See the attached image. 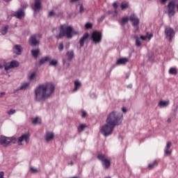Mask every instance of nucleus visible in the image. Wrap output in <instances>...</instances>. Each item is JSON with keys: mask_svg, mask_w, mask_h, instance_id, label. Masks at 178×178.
<instances>
[{"mask_svg": "<svg viewBox=\"0 0 178 178\" xmlns=\"http://www.w3.org/2000/svg\"><path fill=\"white\" fill-rule=\"evenodd\" d=\"M106 124L103 125L100 131L104 137H108L113 133L115 126H120L123 123V113L113 111L107 115Z\"/></svg>", "mask_w": 178, "mask_h": 178, "instance_id": "f257e3e1", "label": "nucleus"}, {"mask_svg": "<svg viewBox=\"0 0 178 178\" xmlns=\"http://www.w3.org/2000/svg\"><path fill=\"white\" fill-rule=\"evenodd\" d=\"M55 91V86L52 83L39 85L35 89V101L41 102L45 101L48 97H51Z\"/></svg>", "mask_w": 178, "mask_h": 178, "instance_id": "f03ea898", "label": "nucleus"}, {"mask_svg": "<svg viewBox=\"0 0 178 178\" xmlns=\"http://www.w3.org/2000/svg\"><path fill=\"white\" fill-rule=\"evenodd\" d=\"M79 34L78 31H74L73 30V26H66V24L60 25V33L58 35L56 36L57 40L60 38H63V37H66L67 38H73V35Z\"/></svg>", "mask_w": 178, "mask_h": 178, "instance_id": "7ed1b4c3", "label": "nucleus"}, {"mask_svg": "<svg viewBox=\"0 0 178 178\" xmlns=\"http://www.w3.org/2000/svg\"><path fill=\"white\" fill-rule=\"evenodd\" d=\"M17 141V139L15 137H6L3 136H0V144L1 145H3V147H8L10 143H13V144H16V142Z\"/></svg>", "mask_w": 178, "mask_h": 178, "instance_id": "20e7f679", "label": "nucleus"}, {"mask_svg": "<svg viewBox=\"0 0 178 178\" xmlns=\"http://www.w3.org/2000/svg\"><path fill=\"white\" fill-rule=\"evenodd\" d=\"M97 159L101 161L102 166L106 170L111 168V159H106L105 154H98Z\"/></svg>", "mask_w": 178, "mask_h": 178, "instance_id": "39448f33", "label": "nucleus"}, {"mask_svg": "<svg viewBox=\"0 0 178 178\" xmlns=\"http://www.w3.org/2000/svg\"><path fill=\"white\" fill-rule=\"evenodd\" d=\"M90 40L94 44H99L102 41V32L94 31L90 36Z\"/></svg>", "mask_w": 178, "mask_h": 178, "instance_id": "423d86ee", "label": "nucleus"}, {"mask_svg": "<svg viewBox=\"0 0 178 178\" xmlns=\"http://www.w3.org/2000/svg\"><path fill=\"white\" fill-rule=\"evenodd\" d=\"M130 22L132 23L133 27L135 28L134 32L137 33L140 30V27L138 26V24H140V19L137 16H136V14H131L129 17Z\"/></svg>", "mask_w": 178, "mask_h": 178, "instance_id": "0eeeda50", "label": "nucleus"}, {"mask_svg": "<svg viewBox=\"0 0 178 178\" xmlns=\"http://www.w3.org/2000/svg\"><path fill=\"white\" fill-rule=\"evenodd\" d=\"M165 38L169 41V42H172V40L173 37H175V30L167 26L165 28Z\"/></svg>", "mask_w": 178, "mask_h": 178, "instance_id": "6e6552de", "label": "nucleus"}, {"mask_svg": "<svg viewBox=\"0 0 178 178\" xmlns=\"http://www.w3.org/2000/svg\"><path fill=\"white\" fill-rule=\"evenodd\" d=\"M175 8H176L175 1H170L168 4V15L169 17L175 16Z\"/></svg>", "mask_w": 178, "mask_h": 178, "instance_id": "1a4fd4ad", "label": "nucleus"}, {"mask_svg": "<svg viewBox=\"0 0 178 178\" xmlns=\"http://www.w3.org/2000/svg\"><path fill=\"white\" fill-rule=\"evenodd\" d=\"M31 47H38L40 45V40L37 39V35H32L29 40Z\"/></svg>", "mask_w": 178, "mask_h": 178, "instance_id": "9d476101", "label": "nucleus"}, {"mask_svg": "<svg viewBox=\"0 0 178 178\" xmlns=\"http://www.w3.org/2000/svg\"><path fill=\"white\" fill-rule=\"evenodd\" d=\"M67 166H73L76 162H77V154H72L71 156L67 159Z\"/></svg>", "mask_w": 178, "mask_h": 178, "instance_id": "9b49d317", "label": "nucleus"}, {"mask_svg": "<svg viewBox=\"0 0 178 178\" xmlns=\"http://www.w3.org/2000/svg\"><path fill=\"white\" fill-rule=\"evenodd\" d=\"M13 16L16 17L17 19H23L24 16H26V13L23 9L20 8L18 10L13 13Z\"/></svg>", "mask_w": 178, "mask_h": 178, "instance_id": "f8f14e48", "label": "nucleus"}, {"mask_svg": "<svg viewBox=\"0 0 178 178\" xmlns=\"http://www.w3.org/2000/svg\"><path fill=\"white\" fill-rule=\"evenodd\" d=\"M22 141H25L26 143H29L30 141V136L29 134H23L22 136L18 138V145H23Z\"/></svg>", "mask_w": 178, "mask_h": 178, "instance_id": "ddd939ff", "label": "nucleus"}, {"mask_svg": "<svg viewBox=\"0 0 178 178\" xmlns=\"http://www.w3.org/2000/svg\"><path fill=\"white\" fill-rule=\"evenodd\" d=\"M42 8V6L41 4V1L40 0H35V3L34 6L33 8V10H34L35 13H38L41 10Z\"/></svg>", "mask_w": 178, "mask_h": 178, "instance_id": "4468645a", "label": "nucleus"}, {"mask_svg": "<svg viewBox=\"0 0 178 178\" xmlns=\"http://www.w3.org/2000/svg\"><path fill=\"white\" fill-rule=\"evenodd\" d=\"M13 52L15 55H21L22 52H23V47L20 44H15L13 48Z\"/></svg>", "mask_w": 178, "mask_h": 178, "instance_id": "2eb2a0df", "label": "nucleus"}, {"mask_svg": "<svg viewBox=\"0 0 178 178\" xmlns=\"http://www.w3.org/2000/svg\"><path fill=\"white\" fill-rule=\"evenodd\" d=\"M129 62V58L124 57V58H120L117 60L115 63L116 66H120V65H124Z\"/></svg>", "mask_w": 178, "mask_h": 178, "instance_id": "dca6fc26", "label": "nucleus"}, {"mask_svg": "<svg viewBox=\"0 0 178 178\" xmlns=\"http://www.w3.org/2000/svg\"><path fill=\"white\" fill-rule=\"evenodd\" d=\"M90 37V34L88 33H85L80 38L79 40V45L81 48L82 47H84V42H86V40Z\"/></svg>", "mask_w": 178, "mask_h": 178, "instance_id": "f3484780", "label": "nucleus"}, {"mask_svg": "<svg viewBox=\"0 0 178 178\" xmlns=\"http://www.w3.org/2000/svg\"><path fill=\"white\" fill-rule=\"evenodd\" d=\"M170 147H172V143L170 142H168L167 145L165 146V149L164 150V154L165 155L168 156V155H170V154H172V151L169 150V149L170 148Z\"/></svg>", "mask_w": 178, "mask_h": 178, "instance_id": "a211bd4d", "label": "nucleus"}, {"mask_svg": "<svg viewBox=\"0 0 178 178\" xmlns=\"http://www.w3.org/2000/svg\"><path fill=\"white\" fill-rule=\"evenodd\" d=\"M66 56H67V60H69V62L72 61V60L74 57V51H73V50H70L67 51Z\"/></svg>", "mask_w": 178, "mask_h": 178, "instance_id": "6ab92c4d", "label": "nucleus"}, {"mask_svg": "<svg viewBox=\"0 0 178 178\" xmlns=\"http://www.w3.org/2000/svg\"><path fill=\"white\" fill-rule=\"evenodd\" d=\"M49 60H51L50 56H47L43 57L39 60L38 65L41 66V65H44L45 62H49Z\"/></svg>", "mask_w": 178, "mask_h": 178, "instance_id": "aec40b11", "label": "nucleus"}, {"mask_svg": "<svg viewBox=\"0 0 178 178\" xmlns=\"http://www.w3.org/2000/svg\"><path fill=\"white\" fill-rule=\"evenodd\" d=\"M31 54L35 59H37L38 58V55H40V49H32L31 51Z\"/></svg>", "mask_w": 178, "mask_h": 178, "instance_id": "412c9836", "label": "nucleus"}, {"mask_svg": "<svg viewBox=\"0 0 178 178\" xmlns=\"http://www.w3.org/2000/svg\"><path fill=\"white\" fill-rule=\"evenodd\" d=\"M29 86H30L29 82H26V83H22L20 87L16 89L15 92L20 91V90H26V88H27V87H29Z\"/></svg>", "mask_w": 178, "mask_h": 178, "instance_id": "4be33fe9", "label": "nucleus"}, {"mask_svg": "<svg viewBox=\"0 0 178 178\" xmlns=\"http://www.w3.org/2000/svg\"><path fill=\"white\" fill-rule=\"evenodd\" d=\"M170 104V102L169 101H163V100H161L159 102V106L161 107V108H166V106H168Z\"/></svg>", "mask_w": 178, "mask_h": 178, "instance_id": "5701e85b", "label": "nucleus"}, {"mask_svg": "<svg viewBox=\"0 0 178 178\" xmlns=\"http://www.w3.org/2000/svg\"><path fill=\"white\" fill-rule=\"evenodd\" d=\"M54 139V133L52 132H47L46 134L45 140L46 141H51Z\"/></svg>", "mask_w": 178, "mask_h": 178, "instance_id": "b1692460", "label": "nucleus"}, {"mask_svg": "<svg viewBox=\"0 0 178 178\" xmlns=\"http://www.w3.org/2000/svg\"><path fill=\"white\" fill-rule=\"evenodd\" d=\"M81 87V83L79 82L78 81H74V88L73 89V92H75V91H77L79 88Z\"/></svg>", "mask_w": 178, "mask_h": 178, "instance_id": "393cba45", "label": "nucleus"}, {"mask_svg": "<svg viewBox=\"0 0 178 178\" xmlns=\"http://www.w3.org/2000/svg\"><path fill=\"white\" fill-rule=\"evenodd\" d=\"M87 127V125L86 124H81L77 127L78 133H81V131H84V129Z\"/></svg>", "mask_w": 178, "mask_h": 178, "instance_id": "a878e982", "label": "nucleus"}, {"mask_svg": "<svg viewBox=\"0 0 178 178\" xmlns=\"http://www.w3.org/2000/svg\"><path fill=\"white\" fill-rule=\"evenodd\" d=\"M8 30H9V25H6L1 30V33L2 35H6V33H8Z\"/></svg>", "mask_w": 178, "mask_h": 178, "instance_id": "bb28decb", "label": "nucleus"}, {"mask_svg": "<svg viewBox=\"0 0 178 178\" xmlns=\"http://www.w3.org/2000/svg\"><path fill=\"white\" fill-rule=\"evenodd\" d=\"M158 166V161H154L152 163L148 165L149 169H154V168H156Z\"/></svg>", "mask_w": 178, "mask_h": 178, "instance_id": "cd10ccee", "label": "nucleus"}, {"mask_svg": "<svg viewBox=\"0 0 178 178\" xmlns=\"http://www.w3.org/2000/svg\"><path fill=\"white\" fill-rule=\"evenodd\" d=\"M169 74L176 76V74H177V70L176 67H170L169 70Z\"/></svg>", "mask_w": 178, "mask_h": 178, "instance_id": "c85d7f7f", "label": "nucleus"}, {"mask_svg": "<svg viewBox=\"0 0 178 178\" xmlns=\"http://www.w3.org/2000/svg\"><path fill=\"white\" fill-rule=\"evenodd\" d=\"M11 68L13 67H19V61L17 60H13L10 63Z\"/></svg>", "mask_w": 178, "mask_h": 178, "instance_id": "c756f323", "label": "nucleus"}, {"mask_svg": "<svg viewBox=\"0 0 178 178\" xmlns=\"http://www.w3.org/2000/svg\"><path fill=\"white\" fill-rule=\"evenodd\" d=\"M127 22H129V17H125L122 18L121 22H120L121 26H124V24L127 23Z\"/></svg>", "mask_w": 178, "mask_h": 178, "instance_id": "7c9ffc66", "label": "nucleus"}, {"mask_svg": "<svg viewBox=\"0 0 178 178\" xmlns=\"http://www.w3.org/2000/svg\"><path fill=\"white\" fill-rule=\"evenodd\" d=\"M49 66H58V60H51L49 63Z\"/></svg>", "mask_w": 178, "mask_h": 178, "instance_id": "2f4dec72", "label": "nucleus"}, {"mask_svg": "<svg viewBox=\"0 0 178 178\" xmlns=\"http://www.w3.org/2000/svg\"><path fill=\"white\" fill-rule=\"evenodd\" d=\"M129 8V3H121V9L122 10H124V9H127Z\"/></svg>", "mask_w": 178, "mask_h": 178, "instance_id": "473e14b6", "label": "nucleus"}, {"mask_svg": "<svg viewBox=\"0 0 178 178\" xmlns=\"http://www.w3.org/2000/svg\"><path fill=\"white\" fill-rule=\"evenodd\" d=\"M85 28L86 29V30H90V29H92V24L90 22H87L85 24Z\"/></svg>", "mask_w": 178, "mask_h": 178, "instance_id": "72a5a7b5", "label": "nucleus"}, {"mask_svg": "<svg viewBox=\"0 0 178 178\" xmlns=\"http://www.w3.org/2000/svg\"><path fill=\"white\" fill-rule=\"evenodd\" d=\"M104 19H105V15H103L97 19V22L98 23H102V22H104Z\"/></svg>", "mask_w": 178, "mask_h": 178, "instance_id": "f704fd0d", "label": "nucleus"}, {"mask_svg": "<svg viewBox=\"0 0 178 178\" xmlns=\"http://www.w3.org/2000/svg\"><path fill=\"white\" fill-rule=\"evenodd\" d=\"M136 38V47H141V42H140V39L138 38L135 37Z\"/></svg>", "mask_w": 178, "mask_h": 178, "instance_id": "c9c22d12", "label": "nucleus"}, {"mask_svg": "<svg viewBox=\"0 0 178 178\" xmlns=\"http://www.w3.org/2000/svg\"><path fill=\"white\" fill-rule=\"evenodd\" d=\"M63 63L64 65V66H66L67 67H69V66H70V63L66 61V59H63Z\"/></svg>", "mask_w": 178, "mask_h": 178, "instance_id": "e433bc0d", "label": "nucleus"}, {"mask_svg": "<svg viewBox=\"0 0 178 178\" xmlns=\"http://www.w3.org/2000/svg\"><path fill=\"white\" fill-rule=\"evenodd\" d=\"M10 69H12V66H10V64H6V65H4V70L6 71L9 70Z\"/></svg>", "mask_w": 178, "mask_h": 178, "instance_id": "4c0bfd02", "label": "nucleus"}, {"mask_svg": "<svg viewBox=\"0 0 178 178\" xmlns=\"http://www.w3.org/2000/svg\"><path fill=\"white\" fill-rule=\"evenodd\" d=\"M63 48H64V46H63V43H60L59 45H58V51H60V52H62V51H63Z\"/></svg>", "mask_w": 178, "mask_h": 178, "instance_id": "58836bf2", "label": "nucleus"}, {"mask_svg": "<svg viewBox=\"0 0 178 178\" xmlns=\"http://www.w3.org/2000/svg\"><path fill=\"white\" fill-rule=\"evenodd\" d=\"M35 76H37V74H35V72H33L30 76H29V79L30 80H34V79H35Z\"/></svg>", "mask_w": 178, "mask_h": 178, "instance_id": "ea45409f", "label": "nucleus"}, {"mask_svg": "<svg viewBox=\"0 0 178 178\" xmlns=\"http://www.w3.org/2000/svg\"><path fill=\"white\" fill-rule=\"evenodd\" d=\"M146 36H147V38H148V40H151V38H152V37H154V34L147 32Z\"/></svg>", "mask_w": 178, "mask_h": 178, "instance_id": "a19ab883", "label": "nucleus"}, {"mask_svg": "<svg viewBox=\"0 0 178 178\" xmlns=\"http://www.w3.org/2000/svg\"><path fill=\"white\" fill-rule=\"evenodd\" d=\"M81 113H82L81 118H86L88 115L87 111H86L85 110H82Z\"/></svg>", "mask_w": 178, "mask_h": 178, "instance_id": "79ce46f5", "label": "nucleus"}, {"mask_svg": "<svg viewBox=\"0 0 178 178\" xmlns=\"http://www.w3.org/2000/svg\"><path fill=\"white\" fill-rule=\"evenodd\" d=\"M8 115H14V113H16V110L15 109H10L8 112Z\"/></svg>", "mask_w": 178, "mask_h": 178, "instance_id": "37998d69", "label": "nucleus"}, {"mask_svg": "<svg viewBox=\"0 0 178 178\" xmlns=\"http://www.w3.org/2000/svg\"><path fill=\"white\" fill-rule=\"evenodd\" d=\"M53 16H55V11L51 10L49 13V17H52Z\"/></svg>", "mask_w": 178, "mask_h": 178, "instance_id": "c03bdc74", "label": "nucleus"}, {"mask_svg": "<svg viewBox=\"0 0 178 178\" xmlns=\"http://www.w3.org/2000/svg\"><path fill=\"white\" fill-rule=\"evenodd\" d=\"M32 123H33V124H37V123H38V117L35 118L33 119Z\"/></svg>", "mask_w": 178, "mask_h": 178, "instance_id": "a18cd8bd", "label": "nucleus"}, {"mask_svg": "<svg viewBox=\"0 0 178 178\" xmlns=\"http://www.w3.org/2000/svg\"><path fill=\"white\" fill-rule=\"evenodd\" d=\"M84 12V7L83 6V4L80 5V8H79V13H83Z\"/></svg>", "mask_w": 178, "mask_h": 178, "instance_id": "49530a36", "label": "nucleus"}, {"mask_svg": "<svg viewBox=\"0 0 178 178\" xmlns=\"http://www.w3.org/2000/svg\"><path fill=\"white\" fill-rule=\"evenodd\" d=\"M30 169L33 173H37V172H38V170H37V168H34V167H31Z\"/></svg>", "mask_w": 178, "mask_h": 178, "instance_id": "de8ad7c7", "label": "nucleus"}, {"mask_svg": "<svg viewBox=\"0 0 178 178\" xmlns=\"http://www.w3.org/2000/svg\"><path fill=\"white\" fill-rule=\"evenodd\" d=\"M147 35H140V40H143V41H145L147 40Z\"/></svg>", "mask_w": 178, "mask_h": 178, "instance_id": "09e8293b", "label": "nucleus"}, {"mask_svg": "<svg viewBox=\"0 0 178 178\" xmlns=\"http://www.w3.org/2000/svg\"><path fill=\"white\" fill-rule=\"evenodd\" d=\"M113 8H114V9H118V3H117V1H115L113 3Z\"/></svg>", "mask_w": 178, "mask_h": 178, "instance_id": "8fccbe9b", "label": "nucleus"}, {"mask_svg": "<svg viewBox=\"0 0 178 178\" xmlns=\"http://www.w3.org/2000/svg\"><path fill=\"white\" fill-rule=\"evenodd\" d=\"M122 111L124 113H126V112H127V108H126V107H122Z\"/></svg>", "mask_w": 178, "mask_h": 178, "instance_id": "3c124183", "label": "nucleus"}, {"mask_svg": "<svg viewBox=\"0 0 178 178\" xmlns=\"http://www.w3.org/2000/svg\"><path fill=\"white\" fill-rule=\"evenodd\" d=\"M5 94H6V92H0V98H2L3 97V95H5Z\"/></svg>", "mask_w": 178, "mask_h": 178, "instance_id": "603ef678", "label": "nucleus"}, {"mask_svg": "<svg viewBox=\"0 0 178 178\" xmlns=\"http://www.w3.org/2000/svg\"><path fill=\"white\" fill-rule=\"evenodd\" d=\"M168 0H160L161 3H162V5H165V3H166Z\"/></svg>", "mask_w": 178, "mask_h": 178, "instance_id": "864d4df0", "label": "nucleus"}, {"mask_svg": "<svg viewBox=\"0 0 178 178\" xmlns=\"http://www.w3.org/2000/svg\"><path fill=\"white\" fill-rule=\"evenodd\" d=\"M3 176H4L3 172V171H1V172H0V178H5V177H3Z\"/></svg>", "mask_w": 178, "mask_h": 178, "instance_id": "5fc2aeb1", "label": "nucleus"}, {"mask_svg": "<svg viewBox=\"0 0 178 178\" xmlns=\"http://www.w3.org/2000/svg\"><path fill=\"white\" fill-rule=\"evenodd\" d=\"M21 6H22V8L23 9H26V8H27V4H26V3L22 4Z\"/></svg>", "mask_w": 178, "mask_h": 178, "instance_id": "6e6d98bb", "label": "nucleus"}, {"mask_svg": "<svg viewBox=\"0 0 178 178\" xmlns=\"http://www.w3.org/2000/svg\"><path fill=\"white\" fill-rule=\"evenodd\" d=\"M77 1L79 0H70V2H71V3H73V2H77Z\"/></svg>", "mask_w": 178, "mask_h": 178, "instance_id": "4d7b16f0", "label": "nucleus"}, {"mask_svg": "<svg viewBox=\"0 0 178 178\" xmlns=\"http://www.w3.org/2000/svg\"><path fill=\"white\" fill-rule=\"evenodd\" d=\"M149 60H154V58L151 57V56H149Z\"/></svg>", "mask_w": 178, "mask_h": 178, "instance_id": "13d9d810", "label": "nucleus"}, {"mask_svg": "<svg viewBox=\"0 0 178 178\" xmlns=\"http://www.w3.org/2000/svg\"><path fill=\"white\" fill-rule=\"evenodd\" d=\"M1 69H3V65L0 64V70H1Z\"/></svg>", "mask_w": 178, "mask_h": 178, "instance_id": "bf43d9fd", "label": "nucleus"}, {"mask_svg": "<svg viewBox=\"0 0 178 178\" xmlns=\"http://www.w3.org/2000/svg\"><path fill=\"white\" fill-rule=\"evenodd\" d=\"M55 30H58V29H57V28H54V29H52V32L54 33V32L55 31Z\"/></svg>", "mask_w": 178, "mask_h": 178, "instance_id": "052dcab7", "label": "nucleus"}, {"mask_svg": "<svg viewBox=\"0 0 178 178\" xmlns=\"http://www.w3.org/2000/svg\"><path fill=\"white\" fill-rule=\"evenodd\" d=\"M170 122H172V120H170V118H168V123H170Z\"/></svg>", "mask_w": 178, "mask_h": 178, "instance_id": "680f3d73", "label": "nucleus"}, {"mask_svg": "<svg viewBox=\"0 0 178 178\" xmlns=\"http://www.w3.org/2000/svg\"><path fill=\"white\" fill-rule=\"evenodd\" d=\"M12 0H4L5 2H10Z\"/></svg>", "mask_w": 178, "mask_h": 178, "instance_id": "e2e57ef3", "label": "nucleus"}, {"mask_svg": "<svg viewBox=\"0 0 178 178\" xmlns=\"http://www.w3.org/2000/svg\"><path fill=\"white\" fill-rule=\"evenodd\" d=\"M114 13H118V9H115Z\"/></svg>", "mask_w": 178, "mask_h": 178, "instance_id": "0e129e2a", "label": "nucleus"}, {"mask_svg": "<svg viewBox=\"0 0 178 178\" xmlns=\"http://www.w3.org/2000/svg\"><path fill=\"white\" fill-rule=\"evenodd\" d=\"M108 15H111V13H112V11L108 10Z\"/></svg>", "mask_w": 178, "mask_h": 178, "instance_id": "69168bd1", "label": "nucleus"}, {"mask_svg": "<svg viewBox=\"0 0 178 178\" xmlns=\"http://www.w3.org/2000/svg\"><path fill=\"white\" fill-rule=\"evenodd\" d=\"M129 74H127V75H126V79H129Z\"/></svg>", "mask_w": 178, "mask_h": 178, "instance_id": "338daca9", "label": "nucleus"}, {"mask_svg": "<svg viewBox=\"0 0 178 178\" xmlns=\"http://www.w3.org/2000/svg\"><path fill=\"white\" fill-rule=\"evenodd\" d=\"M106 178H111V177H106Z\"/></svg>", "mask_w": 178, "mask_h": 178, "instance_id": "774afa93", "label": "nucleus"}]
</instances>
